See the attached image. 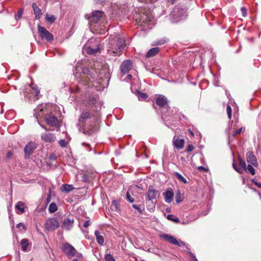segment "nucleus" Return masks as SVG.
Returning a JSON list of instances; mask_svg holds the SVG:
<instances>
[{"mask_svg": "<svg viewBox=\"0 0 261 261\" xmlns=\"http://www.w3.org/2000/svg\"><path fill=\"white\" fill-rule=\"evenodd\" d=\"M165 202L170 203L173 199V192L171 190H168L163 193Z\"/></svg>", "mask_w": 261, "mask_h": 261, "instance_id": "obj_20", "label": "nucleus"}, {"mask_svg": "<svg viewBox=\"0 0 261 261\" xmlns=\"http://www.w3.org/2000/svg\"><path fill=\"white\" fill-rule=\"evenodd\" d=\"M241 11L242 14V16L243 17H246L247 15V11L246 8L244 7H243L241 8Z\"/></svg>", "mask_w": 261, "mask_h": 261, "instance_id": "obj_45", "label": "nucleus"}, {"mask_svg": "<svg viewBox=\"0 0 261 261\" xmlns=\"http://www.w3.org/2000/svg\"><path fill=\"white\" fill-rule=\"evenodd\" d=\"M175 176L177 178V179L180 181L184 182V184L187 183V180L185 178H184L180 174H179L178 172H175L174 173Z\"/></svg>", "mask_w": 261, "mask_h": 261, "instance_id": "obj_32", "label": "nucleus"}, {"mask_svg": "<svg viewBox=\"0 0 261 261\" xmlns=\"http://www.w3.org/2000/svg\"><path fill=\"white\" fill-rule=\"evenodd\" d=\"M20 227H22L24 230L26 229L25 225L22 223H19L16 225L17 228H20Z\"/></svg>", "mask_w": 261, "mask_h": 261, "instance_id": "obj_48", "label": "nucleus"}, {"mask_svg": "<svg viewBox=\"0 0 261 261\" xmlns=\"http://www.w3.org/2000/svg\"><path fill=\"white\" fill-rule=\"evenodd\" d=\"M215 85L216 86H218V85H217L216 83H215Z\"/></svg>", "mask_w": 261, "mask_h": 261, "instance_id": "obj_63", "label": "nucleus"}, {"mask_svg": "<svg viewBox=\"0 0 261 261\" xmlns=\"http://www.w3.org/2000/svg\"><path fill=\"white\" fill-rule=\"evenodd\" d=\"M15 208L17 214H23L24 213V203L21 201L18 202L15 205Z\"/></svg>", "mask_w": 261, "mask_h": 261, "instance_id": "obj_24", "label": "nucleus"}, {"mask_svg": "<svg viewBox=\"0 0 261 261\" xmlns=\"http://www.w3.org/2000/svg\"><path fill=\"white\" fill-rule=\"evenodd\" d=\"M106 261H115V258L110 254H106L105 256Z\"/></svg>", "mask_w": 261, "mask_h": 261, "instance_id": "obj_36", "label": "nucleus"}, {"mask_svg": "<svg viewBox=\"0 0 261 261\" xmlns=\"http://www.w3.org/2000/svg\"><path fill=\"white\" fill-rule=\"evenodd\" d=\"M90 220H87L84 223V226L85 227H87L90 225Z\"/></svg>", "mask_w": 261, "mask_h": 261, "instance_id": "obj_51", "label": "nucleus"}, {"mask_svg": "<svg viewBox=\"0 0 261 261\" xmlns=\"http://www.w3.org/2000/svg\"><path fill=\"white\" fill-rule=\"evenodd\" d=\"M102 16V12L99 10L93 11L91 13V16L88 18L91 23H96L99 20V19Z\"/></svg>", "mask_w": 261, "mask_h": 261, "instance_id": "obj_15", "label": "nucleus"}, {"mask_svg": "<svg viewBox=\"0 0 261 261\" xmlns=\"http://www.w3.org/2000/svg\"><path fill=\"white\" fill-rule=\"evenodd\" d=\"M188 132L191 135V136L193 137L194 136L193 132L191 129H188Z\"/></svg>", "mask_w": 261, "mask_h": 261, "instance_id": "obj_57", "label": "nucleus"}, {"mask_svg": "<svg viewBox=\"0 0 261 261\" xmlns=\"http://www.w3.org/2000/svg\"><path fill=\"white\" fill-rule=\"evenodd\" d=\"M153 19V17L151 14H146L145 13L139 14V17L136 18L138 25L144 28L152 24Z\"/></svg>", "mask_w": 261, "mask_h": 261, "instance_id": "obj_5", "label": "nucleus"}, {"mask_svg": "<svg viewBox=\"0 0 261 261\" xmlns=\"http://www.w3.org/2000/svg\"><path fill=\"white\" fill-rule=\"evenodd\" d=\"M148 203V208L150 210V211L153 210V209L155 207V204L153 201H150V202L147 201Z\"/></svg>", "mask_w": 261, "mask_h": 261, "instance_id": "obj_39", "label": "nucleus"}, {"mask_svg": "<svg viewBox=\"0 0 261 261\" xmlns=\"http://www.w3.org/2000/svg\"><path fill=\"white\" fill-rule=\"evenodd\" d=\"M45 120L47 124L50 126L59 127L60 126V121L56 117L51 114L46 115Z\"/></svg>", "mask_w": 261, "mask_h": 261, "instance_id": "obj_10", "label": "nucleus"}, {"mask_svg": "<svg viewBox=\"0 0 261 261\" xmlns=\"http://www.w3.org/2000/svg\"><path fill=\"white\" fill-rule=\"evenodd\" d=\"M242 131V128L241 127L238 129H237L234 132V134H233V136H236V135L240 134L241 133V132Z\"/></svg>", "mask_w": 261, "mask_h": 261, "instance_id": "obj_47", "label": "nucleus"}, {"mask_svg": "<svg viewBox=\"0 0 261 261\" xmlns=\"http://www.w3.org/2000/svg\"><path fill=\"white\" fill-rule=\"evenodd\" d=\"M168 219L171 220L176 223H178L179 222V220L178 218L174 216L173 215H168L167 216Z\"/></svg>", "mask_w": 261, "mask_h": 261, "instance_id": "obj_34", "label": "nucleus"}, {"mask_svg": "<svg viewBox=\"0 0 261 261\" xmlns=\"http://www.w3.org/2000/svg\"><path fill=\"white\" fill-rule=\"evenodd\" d=\"M171 17L175 22L185 19L187 14V10L179 6H176L170 14Z\"/></svg>", "mask_w": 261, "mask_h": 261, "instance_id": "obj_6", "label": "nucleus"}, {"mask_svg": "<svg viewBox=\"0 0 261 261\" xmlns=\"http://www.w3.org/2000/svg\"><path fill=\"white\" fill-rule=\"evenodd\" d=\"M62 251L68 256L69 258L73 257L83 258L82 253L78 252L73 246L68 243L63 244L61 247Z\"/></svg>", "mask_w": 261, "mask_h": 261, "instance_id": "obj_4", "label": "nucleus"}, {"mask_svg": "<svg viewBox=\"0 0 261 261\" xmlns=\"http://www.w3.org/2000/svg\"><path fill=\"white\" fill-rule=\"evenodd\" d=\"M59 226V223L56 218H51L48 219L45 224V228L47 231H54Z\"/></svg>", "mask_w": 261, "mask_h": 261, "instance_id": "obj_8", "label": "nucleus"}, {"mask_svg": "<svg viewBox=\"0 0 261 261\" xmlns=\"http://www.w3.org/2000/svg\"><path fill=\"white\" fill-rule=\"evenodd\" d=\"M36 148V145L35 143L33 142H30L25 145L24 148L25 157L26 158H29Z\"/></svg>", "mask_w": 261, "mask_h": 261, "instance_id": "obj_12", "label": "nucleus"}, {"mask_svg": "<svg viewBox=\"0 0 261 261\" xmlns=\"http://www.w3.org/2000/svg\"><path fill=\"white\" fill-rule=\"evenodd\" d=\"M41 138L46 143H53L57 139L55 134L48 132L42 133L41 135Z\"/></svg>", "mask_w": 261, "mask_h": 261, "instance_id": "obj_13", "label": "nucleus"}, {"mask_svg": "<svg viewBox=\"0 0 261 261\" xmlns=\"http://www.w3.org/2000/svg\"><path fill=\"white\" fill-rule=\"evenodd\" d=\"M175 200L177 203H179L181 201V194L179 191H178L175 196Z\"/></svg>", "mask_w": 261, "mask_h": 261, "instance_id": "obj_40", "label": "nucleus"}, {"mask_svg": "<svg viewBox=\"0 0 261 261\" xmlns=\"http://www.w3.org/2000/svg\"><path fill=\"white\" fill-rule=\"evenodd\" d=\"M84 49L89 55H95L99 50V47L98 44L97 43L95 46L85 47Z\"/></svg>", "mask_w": 261, "mask_h": 261, "instance_id": "obj_21", "label": "nucleus"}, {"mask_svg": "<svg viewBox=\"0 0 261 261\" xmlns=\"http://www.w3.org/2000/svg\"><path fill=\"white\" fill-rule=\"evenodd\" d=\"M132 66V62L130 60L124 61L121 64L120 69L123 74H125L129 71Z\"/></svg>", "mask_w": 261, "mask_h": 261, "instance_id": "obj_14", "label": "nucleus"}, {"mask_svg": "<svg viewBox=\"0 0 261 261\" xmlns=\"http://www.w3.org/2000/svg\"><path fill=\"white\" fill-rule=\"evenodd\" d=\"M160 237L164 239L165 240L179 247L184 246L186 245L184 242L181 241H178L176 238H175L173 236H170L167 234L164 233L161 234Z\"/></svg>", "mask_w": 261, "mask_h": 261, "instance_id": "obj_9", "label": "nucleus"}, {"mask_svg": "<svg viewBox=\"0 0 261 261\" xmlns=\"http://www.w3.org/2000/svg\"><path fill=\"white\" fill-rule=\"evenodd\" d=\"M82 145H84V146H86L87 147H90V145L88 144H86V143H83Z\"/></svg>", "mask_w": 261, "mask_h": 261, "instance_id": "obj_60", "label": "nucleus"}, {"mask_svg": "<svg viewBox=\"0 0 261 261\" xmlns=\"http://www.w3.org/2000/svg\"><path fill=\"white\" fill-rule=\"evenodd\" d=\"M198 169L199 170H200V171H207L208 170L207 169H206L205 167H204L203 166H199L198 168Z\"/></svg>", "mask_w": 261, "mask_h": 261, "instance_id": "obj_53", "label": "nucleus"}, {"mask_svg": "<svg viewBox=\"0 0 261 261\" xmlns=\"http://www.w3.org/2000/svg\"><path fill=\"white\" fill-rule=\"evenodd\" d=\"M252 182L254 183L256 186H257V187H258L259 188H261V184L257 182L254 179L252 180Z\"/></svg>", "mask_w": 261, "mask_h": 261, "instance_id": "obj_55", "label": "nucleus"}, {"mask_svg": "<svg viewBox=\"0 0 261 261\" xmlns=\"http://www.w3.org/2000/svg\"><path fill=\"white\" fill-rule=\"evenodd\" d=\"M105 30H106L107 31L106 27H105V28H104L103 30H102L101 29H100V30L97 33L100 34H105Z\"/></svg>", "mask_w": 261, "mask_h": 261, "instance_id": "obj_54", "label": "nucleus"}, {"mask_svg": "<svg viewBox=\"0 0 261 261\" xmlns=\"http://www.w3.org/2000/svg\"><path fill=\"white\" fill-rule=\"evenodd\" d=\"M41 127L43 128H44L45 130H47L46 128L45 127H44V126L43 125H41Z\"/></svg>", "mask_w": 261, "mask_h": 261, "instance_id": "obj_62", "label": "nucleus"}, {"mask_svg": "<svg viewBox=\"0 0 261 261\" xmlns=\"http://www.w3.org/2000/svg\"><path fill=\"white\" fill-rule=\"evenodd\" d=\"M176 0H168L171 4H173Z\"/></svg>", "mask_w": 261, "mask_h": 261, "instance_id": "obj_59", "label": "nucleus"}, {"mask_svg": "<svg viewBox=\"0 0 261 261\" xmlns=\"http://www.w3.org/2000/svg\"><path fill=\"white\" fill-rule=\"evenodd\" d=\"M232 165L234 169L240 173H243L244 171H246L247 170L246 163L242 159L239 160V164L238 166H237L234 163H233Z\"/></svg>", "mask_w": 261, "mask_h": 261, "instance_id": "obj_16", "label": "nucleus"}, {"mask_svg": "<svg viewBox=\"0 0 261 261\" xmlns=\"http://www.w3.org/2000/svg\"><path fill=\"white\" fill-rule=\"evenodd\" d=\"M133 207L137 210L140 214H143V211L138 205L134 204L133 205Z\"/></svg>", "mask_w": 261, "mask_h": 261, "instance_id": "obj_44", "label": "nucleus"}, {"mask_svg": "<svg viewBox=\"0 0 261 261\" xmlns=\"http://www.w3.org/2000/svg\"><path fill=\"white\" fill-rule=\"evenodd\" d=\"M226 112L227 114L228 117L229 119H231V108L229 105H227L226 107Z\"/></svg>", "mask_w": 261, "mask_h": 261, "instance_id": "obj_38", "label": "nucleus"}, {"mask_svg": "<svg viewBox=\"0 0 261 261\" xmlns=\"http://www.w3.org/2000/svg\"><path fill=\"white\" fill-rule=\"evenodd\" d=\"M74 189V187L72 185L65 184L62 186L61 190L69 193Z\"/></svg>", "mask_w": 261, "mask_h": 261, "instance_id": "obj_28", "label": "nucleus"}, {"mask_svg": "<svg viewBox=\"0 0 261 261\" xmlns=\"http://www.w3.org/2000/svg\"><path fill=\"white\" fill-rule=\"evenodd\" d=\"M79 120L80 124L84 129L91 131L96 130L98 120L94 117L93 114L90 111L83 110L81 113Z\"/></svg>", "mask_w": 261, "mask_h": 261, "instance_id": "obj_3", "label": "nucleus"}, {"mask_svg": "<svg viewBox=\"0 0 261 261\" xmlns=\"http://www.w3.org/2000/svg\"><path fill=\"white\" fill-rule=\"evenodd\" d=\"M73 223V220L65 219L63 222L62 227L65 229L69 230L72 227Z\"/></svg>", "mask_w": 261, "mask_h": 261, "instance_id": "obj_23", "label": "nucleus"}, {"mask_svg": "<svg viewBox=\"0 0 261 261\" xmlns=\"http://www.w3.org/2000/svg\"><path fill=\"white\" fill-rule=\"evenodd\" d=\"M97 102H96L95 100H92V104H96Z\"/></svg>", "mask_w": 261, "mask_h": 261, "instance_id": "obj_61", "label": "nucleus"}, {"mask_svg": "<svg viewBox=\"0 0 261 261\" xmlns=\"http://www.w3.org/2000/svg\"><path fill=\"white\" fill-rule=\"evenodd\" d=\"M166 42V40L165 38H161L159 39H157L156 40L154 41L152 45H163L165 44Z\"/></svg>", "mask_w": 261, "mask_h": 261, "instance_id": "obj_31", "label": "nucleus"}, {"mask_svg": "<svg viewBox=\"0 0 261 261\" xmlns=\"http://www.w3.org/2000/svg\"><path fill=\"white\" fill-rule=\"evenodd\" d=\"M83 258H79V257H75V258L73 259V261H81L82 260Z\"/></svg>", "mask_w": 261, "mask_h": 261, "instance_id": "obj_56", "label": "nucleus"}, {"mask_svg": "<svg viewBox=\"0 0 261 261\" xmlns=\"http://www.w3.org/2000/svg\"><path fill=\"white\" fill-rule=\"evenodd\" d=\"M194 149V146L192 144H189L187 147V151L191 152Z\"/></svg>", "mask_w": 261, "mask_h": 261, "instance_id": "obj_46", "label": "nucleus"}, {"mask_svg": "<svg viewBox=\"0 0 261 261\" xmlns=\"http://www.w3.org/2000/svg\"><path fill=\"white\" fill-rule=\"evenodd\" d=\"M132 75L131 74H128L126 77V80H130L132 78Z\"/></svg>", "mask_w": 261, "mask_h": 261, "instance_id": "obj_58", "label": "nucleus"}, {"mask_svg": "<svg viewBox=\"0 0 261 261\" xmlns=\"http://www.w3.org/2000/svg\"><path fill=\"white\" fill-rule=\"evenodd\" d=\"M38 31L40 37L42 39H45L47 41H51L53 40V35L50 32H49L45 28L38 25Z\"/></svg>", "mask_w": 261, "mask_h": 261, "instance_id": "obj_7", "label": "nucleus"}, {"mask_svg": "<svg viewBox=\"0 0 261 261\" xmlns=\"http://www.w3.org/2000/svg\"><path fill=\"white\" fill-rule=\"evenodd\" d=\"M31 88L32 89V93L35 94V100H37L39 99V94L40 93V90L37 87V86L32 84L31 85Z\"/></svg>", "mask_w": 261, "mask_h": 261, "instance_id": "obj_27", "label": "nucleus"}, {"mask_svg": "<svg viewBox=\"0 0 261 261\" xmlns=\"http://www.w3.org/2000/svg\"><path fill=\"white\" fill-rule=\"evenodd\" d=\"M125 46V40L119 35H111L109 38L108 53L112 56H119L122 53Z\"/></svg>", "mask_w": 261, "mask_h": 261, "instance_id": "obj_2", "label": "nucleus"}, {"mask_svg": "<svg viewBox=\"0 0 261 261\" xmlns=\"http://www.w3.org/2000/svg\"><path fill=\"white\" fill-rule=\"evenodd\" d=\"M189 253L190 255V256L192 257V258H193L192 260H191V261H198V260H197V259L196 258V257L195 255L193 253H192V252H189Z\"/></svg>", "mask_w": 261, "mask_h": 261, "instance_id": "obj_50", "label": "nucleus"}, {"mask_svg": "<svg viewBox=\"0 0 261 261\" xmlns=\"http://www.w3.org/2000/svg\"><path fill=\"white\" fill-rule=\"evenodd\" d=\"M156 103L161 108H166L167 106V99L163 95H159L156 98Z\"/></svg>", "mask_w": 261, "mask_h": 261, "instance_id": "obj_17", "label": "nucleus"}, {"mask_svg": "<svg viewBox=\"0 0 261 261\" xmlns=\"http://www.w3.org/2000/svg\"><path fill=\"white\" fill-rule=\"evenodd\" d=\"M163 116H167V115H166V114H163Z\"/></svg>", "mask_w": 261, "mask_h": 261, "instance_id": "obj_64", "label": "nucleus"}, {"mask_svg": "<svg viewBox=\"0 0 261 261\" xmlns=\"http://www.w3.org/2000/svg\"><path fill=\"white\" fill-rule=\"evenodd\" d=\"M59 145L62 147H65L67 146V142L64 140H60L59 142Z\"/></svg>", "mask_w": 261, "mask_h": 261, "instance_id": "obj_43", "label": "nucleus"}, {"mask_svg": "<svg viewBox=\"0 0 261 261\" xmlns=\"http://www.w3.org/2000/svg\"><path fill=\"white\" fill-rule=\"evenodd\" d=\"M246 158L248 163L255 167H257V161L252 151H249L247 153Z\"/></svg>", "mask_w": 261, "mask_h": 261, "instance_id": "obj_18", "label": "nucleus"}, {"mask_svg": "<svg viewBox=\"0 0 261 261\" xmlns=\"http://www.w3.org/2000/svg\"><path fill=\"white\" fill-rule=\"evenodd\" d=\"M13 155V152L12 151H9L8 152V153H7V155H6V158L7 159H10V158L12 157Z\"/></svg>", "mask_w": 261, "mask_h": 261, "instance_id": "obj_52", "label": "nucleus"}, {"mask_svg": "<svg viewBox=\"0 0 261 261\" xmlns=\"http://www.w3.org/2000/svg\"><path fill=\"white\" fill-rule=\"evenodd\" d=\"M45 19L47 21L49 22L50 23H52L55 20L56 17L54 15H49L47 14Z\"/></svg>", "mask_w": 261, "mask_h": 261, "instance_id": "obj_33", "label": "nucleus"}, {"mask_svg": "<svg viewBox=\"0 0 261 261\" xmlns=\"http://www.w3.org/2000/svg\"><path fill=\"white\" fill-rule=\"evenodd\" d=\"M75 77L79 85L76 91L82 90L83 87H95V83L98 76V70L90 69L87 67H76L73 71Z\"/></svg>", "mask_w": 261, "mask_h": 261, "instance_id": "obj_1", "label": "nucleus"}, {"mask_svg": "<svg viewBox=\"0 0 261 261\" xmlns=\"http://www.w3.org/2000/svg\"><path fill=\"white\" fill-rule=\"evenodd\" d=\"M20 244L21 245L22 250L26 251L27 247L29 245V240L27 239H23L21 241Z\"/></svg>", "mask_w": 261, "mask_h": 261, "instance_id": "obj_29", "label": "nucleus"}, {"mask_svg": "<svg viewBox=\"0 0 261 261\" xmlns=\"http://www.w3.org/2000/svg\"><path fill=\"white\" fill-rule=\"evenodd\" d=\"M247 170L252 174L254 175L255 174V171L252 165H248L246 167Z\"/></svg>", "mask_w": 261, "mask_h": 261, "instance_id": "obj_37", "label": "nucleus"}, {"mask_svg": "<svg viewBox=\"0 0 261 261\" xmlns=\"http://www.w3.org/2000/svg\"><path fill=\"white\" fill-rule=\"evenodd\" d=\"M159 196V193L158 191L152 189L151 187H150L146 194V200L148 202L153 201L154 200H156Z\"/></svg>", "mask_w": 261, "mask_h": 261, "instance_id": "obj_11", "label": "nucleus"}, {"mask_svg": "<svg viewBox=\"0 0 261 261\" xmlns=\"http://www.w3.org/2000/svg\"><path fill=\"white\" fill-rule=\"evenodd\" d=\"M23 13V9L19 10L17 14L15 15V19L18 20L21 17L22 14Z\"/></svg>", "mask_w": 261, "mask_h": 261, "instance_id": "obj_42", "label": "nucleus"}, {"mask_svg": "<svg viewBox=\"0 0 261 261\" xmlns=\"http://www.w3.org/2000/svg\"><path fill=\"white\" fill-rule=\"evenodd\" d=\"M94 234L96 237L97 242L101 245H103L105 243V239L103 237L104 233L96 230L94 231Z\"/></svg>", "mask_w": 261, "mask_h": 261, "instance_id": "obj_22", "label": "nucleus"}, {"mask_svg": "<svg viewBox=\"0 0 261 261\" xmlns=\"http://www.w3.org/2000/svg\"><path fill=\"white\" fill-rule=\"evenodd\" d=\"M49 159L50 160V161H54L56 159V156L55 154L54 153H52L51 154L49 155Z\"/></svg>", "mask_w": 261, "mask_h": 261, "instance_id": "obj_49", "label": "nucleus"}, {"mask_svg": "<svg viewBox=\"0 0 261 261\" xmlns=\"http://www.w3.org/2000/svg\"><path fill=\"white\" fill-rule=\"evenodd\" d=\"M58 210L57 206L55 202H51L48 207V211L50 213H53L57 211Z\"/></svg>", "mask_w": 261, "mask_h": 261, "instance_id": "obj_30", "label": "nucleus"}, {"mask_svg": "<svg viewBox=\"0 0 261 261\" xmlns=\"http://www.w3.org/2000/svg\"><path fill=\"white\" fill-rule=\"evenodd\" d=\"M32 8L34 11V13L36 16V19H39L42 15V12L40 9L38 7L37 5L34 3L32 4Z\"/></svg>", "mask_w": 261, "mask_h": 261, "instance_id": "obj_25", "label": "nucleus"}, {"mask_svg": "<svg viewBox=\"0 0 261 261\" xmlns=\"http://www.w3.org/2000/svg\"><path fill=\"white\" fill-rule=\"evenodd\" d=\"M148 97L147 95L145 93L139 92L138 93V99L142 100L146 99Z\"/></svg>", "mask_w": 261, "mask_h": 261, "instance_id": "obj_35", "label": "nucleus"}, {"mask_svg": "<svg viewBox=\"0 0 261 261\" xmlns=\"http://www.w3.org/2000/svg\"><path fill=\"white\" fill-rule=\"evenodd\" d=\"M126 199L129 201L130 202H133L134 201V198H133L132 197V196L130 195V193H129V192L128 191L127 193H126Z\"/></svg>", "mask_w": 261, "mask_h": 261, "instance_id": "obj_41", "label": "nucleus"}, {"mask_svg": "<svg viewBox=\"0 0 261 261\" xmlns=\"http://www.w3.org/2000/svg\"><path fill=\"white\" fill-rule=\"evenodd\" d=\"M159 51V48L158 47H153L149 50L147 52L146 57V58H151L156 55Z\"/></svg>", "mask_w": 261, "mask_h": 261, "instance_id": "obj_26", "label": "nucleus"}, {"mask_svg": "<svg viewBox=\"0 0 261 261\" xmlns=\"http://www.w3.org/2000/svg\"><path fill=\"white\" fill-rule=\"evenodd\" d=\"M173 143L175 148L180 149L184 147L185 141L182 139H179L178 137L175 136L173 138Z\"/></svg>", "mask_w": 261, "mask_h": 261, "instance_id": "obj_19", "label": "nucleus"}]
</instances>
